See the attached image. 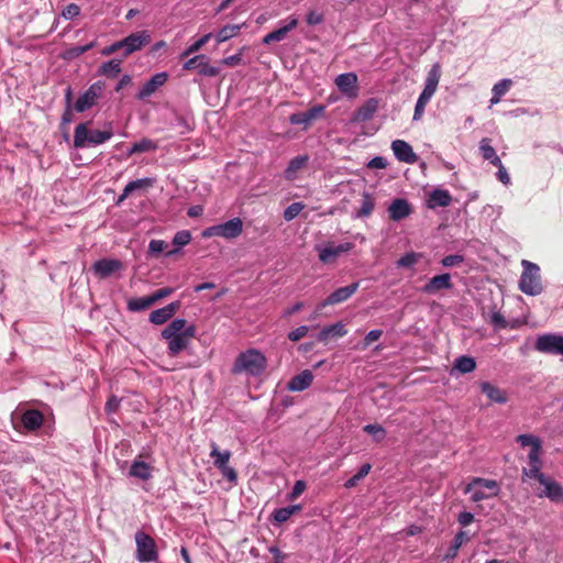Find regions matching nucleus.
I'll list each match as a JSON object with an SVG mask.
<instances>
[{"mask_svg":"<svg viewBox=\"0 0 563 563\" xmlns=\"http://www.w3.org/2000/svg\"><path fill=\"white\" fill-rule=\"evenodd\" d=\"M541 485L544 487V490L539 497L544 496L553 503L563 504V487L559 482L548 476Z\"/></svg>","mask_w":563,"mask_h":563,"instance_id":"412c9836","label":"nucleus"},{"mask_svg":"<svg viewBox=\"0 0 563 563\" xmlns=\"http://www.w3.org/2000/svg\"><path fill=\"white\" fill-rule=\"evenodd\" d=\"M196 334L197 327L195 324L187 325L185 319L173 320L162 331V338L167 342L168 355L176 357L181 351H185Z\"/></svg>","mask_w":563,"mask_h":563,"instance_id":"f257e3e1","label":"nucleus"},{"mask_svg":"<svg viewBox=\"0 0 563 563\" xmlns=\"http://www.w3.org/2000/svg\"><path fill=\"white\" fill-rule=\"evenodd\" d=\"M308 159L309 157L307 155H299L291 158L285 169V178L287 180H294L297 177V173L305 167Z\"/></svg>","mask_w":563,"mask_h":563,"instance_id":"cd10ccee","label":"nucleus"},{"mask_svg":"<svg viewBox=\"0 0 563 563\" xmlns=\"http://www.w3.org/2000/svg\"><path fill=\"white\" fill-rule=\"evenodd\" d=\"M219 471L221 472L222 476L227 478L230 483L236 484L238 473L233 467L227 465L224 467H221Z\"/></svg>","mask_w":563,"mask_h":563,"instance_id":"e2e57ef3","label":"nucleus"},{"mask_svg":"<svg viewBox=\"0 0 563 563\" xmlns=\"http://www.w3.org/2000/svg\"><path fill=\"white\" fill-rule=\"evenodd\" d=\"M387 211L390 220L399 222L412 213V208L408 200L397 198L393 200Z\"/></svg>","mask_w":563,"mask_h":563,"instance_id":"6ab92c4d","label":"nucleus"},{"mask_svg":"<svg viewBox=\"0 0 563 563\" xmlns=\"http://www.w3.org/2000/svg\"><path fill=\"white\" fill-rule=\"evenodd\" d=\"M481 390L494 402L505 404L507 401L506 393L488 382L481 384Z\"/></svg>","mask_w":563,"mask_h":563,"instance_id":"bb28decb","label":"nucleus"},{"mask_svg":"<svg viewBox=\"0 0 563 563\" xmlns=\"http://www.w3.org/2000/svg\"><path fill=\"white\" fill-rule=\"evenodd\" d=\"M441 77V66L434 64L428 73L424 87L437 90Z\"/></svg>","mask_w":563,"mask_h":563,"instance_id":"79ce46f5","label":"nucleus"},{"mask_svg":"<svg viewBox=\"0 0 563 563\" xmlns=\"http://www.w3.org/2000/svg\"><path fill=\"white\" fill-rule=\"evenodd\" d=\"M181 302L179 300L173 301L167 306L153 310L150 314V321L153 324H164L180 309Z\"/></svg>","mask_w":563,"mask_h":563,"instance_id":"a211bd4d","label":"nucleus"},{"mask_svg":"<svg viewBox=\"0 0 563 563\" xmlns=\"http://www.w3.org/2000/svg\"><path fill=\"white\" fill-rule=\"evenodd\" d=\"M452 287L453 284L451 282V275L449 273H444L430 278L421 288V291L427 295H435L441 290L451 289Z\"/></svg>","mask_w":563,"mask_h":563,"instance_id":"f3484780","label":"nucleus"},{"mask_svg":"<svg viewBox=\"0 0 563 563\" xmlns=\"http://www.w3.org/2000/svg\"><path fill=\"white\" fill-rule=\"evenodd\" d=\"M536 349L543 353L563 355V336L543 334L537 339Z\"/></svg>","mask_w":563,"mask_h":563,"instance_id":"ddd939ff","label":"nucleus"},{"mask_svg":"<svg viewBox=\"0 0 563 563\" xmlns=\"http://www.w3.org/2000/svg\"><path fill=\"white\" fill-rule=\"evenodd\" d=\"M135 559L140 563L156 562L158 560V549L155 540L146 532L139 530L135 533Z\"/></svg>","mask_w":563,"mask_h":563,"instance_id":"423d86ee","label":"nucleus"},{"mask_svg":"<svg viewBox=\"0 0 563 563\" xmlns=\"http://www.w3.org/2000/svg\"><path fill=\"white\" fill-rule=\"evenodd\" d=\"M378 109V100L371 98L365 101L355 112L354 120L358 122H365L371 120Z\"/></svg>","mask_w":563,"mask_h":563,"instance_id":"b1692460","label":"nucleus"},{"mask_svg":"<svg viewBox=\"0 0 563 563\" xmlns=\"http://www.w3.org/2000/svg\"><path fill=\"white\" fill-rule=\"evenodd\" d=\"M266 367V356L256 349H249L236 356L231 372L233 374L246 373L251 376H260Z\"/></svg>","mask_w":563,"mask_h":563,"instance_id":"f03ea898","label":"nucleus"},{"mask_svg":"<svg viewBox=\"0 0 563 563\" xmlns=\"http://www.w3.org/2000/svg\"><path fill=\"white\" fill-rule=\"evenodd\" d=\"M500 487L495 479L474 477L466 485L464 493H472L471 500L478 503L481 500L495 497L499 494Z\"/></svg>","mask_w":563,"mask_h":563,"instance_id":"39448f33","label":"nucleus"},{"mask_svg":"<svg viewBox=\"0 0 563 563\" xmlns=\"http://www.w3.org/2000/svg\"><path fill=\"white\" fill-rule=\"evenodd\" d=\"M297 25H298V19L290 16L288 19V22L285 25L266 34L263 37V44L269 45L274 42L283 41L290 31H292L294 29L297 27Z\"/></svg>","mask_w":563,"mask_h":563,"instance_id":"aec40b11","label":"nucleus"},{"mask_svg":"<svg viewBox=\"0 0 563 563\" xmlns=\"http://www.w3.org/2000/svg\"><path fill=\"white\" fill-rule=\"evenodd\" d=\"M212 34L208 33L205 34L202 37H200L198 41H196L194 44H191L183 54L181 57H187L190 54L198 52L205 44L208 43V41L211 38Z\"/></svg>","mask_w":563,"mask_h":563,"instance_id":"49530a36","label":"nucleus"},{"mask_svg":"<svg viewBox=\"0 0 563 563\" xmlns=\"http://www.w3.org/2000/svg\"><path fill=\"white\" fill-rule=\"evenodd\" d=\"M154 303L152 296L131 298L128 301V310L132 312L143 311Z\"/></svg>","mask_w":563,"mask_h":563,"instance_id":"e433bc0d","label":"nucleus"},{"mask_svg":"<svg viewBox=\"0 0 563 563\" xmlns=\"http://www.w3.org/2000/svg\"><path fill=\"white\" fill-rule=\"evenodd\" d=\"M96 45V42H90L86 45H76V46H73V47H69L66 53H65V56L67 58H77L79 57L80 55L85 54L86 52L90 51L91 48H93Z\"/></svg>","mask_w":563,"mask_h":563,"instance_id":"c03bdc74","label":"nucleus"},{"mask_svg":"<svg viewBox=\"0 0 563 563\" xmlns=\"http://www.w3.org/2000/svg\"><path fill=\"white\" fill-rule=\"evenodd\" d=\"M91 269L98 278L106 279L123 269V263L117 258H101L92 264Z\"/></svg>","mask_w":563,"mask_h":563,"instance_id":"4468645a","label":"nucleus"},{"mask_svg":"<svg viewBox=\"0 0 563 563\" xmlns=\"http://www.w3.org/2000/svg\"><path fill=\"white\" fill-rule=\"evenodd\" d=\"M80 14V8L76 3H69L65 7V9L62 12V15L65 19L71 20Z\"/></svg>","mask_w":563,"mask_h":563,"instance_id":"680f3d73","label":"nucleus"},{"mask_svg":"<svg viewBox=\"0 0 563 563\" xmlns=\"http://www.w3.org/2000/svg\"><path fill=\"white\" fill-rule=\"evenodd\" d=\"M490 323L498 329H506L508 327V322L499 311L492 313Z\"/></svg>","mask_w":563,"mask_h":563,"instance_id":"052dcab7","label":"nucleus"},{"mask_svg":"<svg viewBox=\"0 0 563 563\" xmlns=\"http://www.w3.org/2000/svg\"><path fill=\"white\" fill-rule=\"evenodd\" d=\"M111 130H88V123H79L74 133V146L76 148H84L89 145H100L112 137Z\"/></svg>","mask_w":563,"mask_h":563,"instance_id":"20e7f679","label":"nucleus"},{"mask_svg":"<svg viewBox=\"0 0 563 563\" xmlns=\"http://www.w3.org/2000/svg\"><path fill=\"white\" fill-rule=\"evenodd\" d=\"M174 292V288L172 287H163L154 291L151 296L153 298L154 303L158 300L170 296Z\"/></svg>","mask_w":563,"mask_h":563,"instance_id":"0e129e2a","label":"nucleus"},{"mask_svg":"<svg viewBox=\"0 0 563 563\" xmlns=\"http://www.w3.org/2000/svg\"><path fill=\"white\" fill-rule=\"evenodd\" d=\"M479 151H481V154H482V157L485 159V161H490L494 155H496V151L495 148L490 145V140L487 139V137H484L481 142H479Z\"/></svg>","mask_w":563,"mask_h":563,"instance_id":"a18cd8bd","label":"nucleus"},{"mask_svg":"<svg viewBox=\"0 0 563 563\" xmlns=\"http://www.w3.org/2000/svg\"><path fill=\"white\" fill-rule=\"evenodd\" d=\"M185 70L197 69L202 76L214 77L220 74V68L211 66L206 55H197L189 58L183 66Z\"/></svg>","mask_w":563,"mask_h":563,"instance_id":"f8f14e48","label":"nucleus"},{"mask_svg":"<svg viewBox=\"0 0 563 563\" xmlns=\"http://www.w3.org/2000/svg\"><path fill=\"white\" fill-rule=\"evenodd\" d=\"M382 335H383L382 330L376 329V330L369 331L364 338V345L369 346L373 342L378 341Z\"/></svg>","mask_w":563,"mask_h":563,"instance_id":"69168bd1","label":"nucleus"},{"mask_svg":"<svg viewBox=\"0 0 563 563\" xmlns=\"http://www.w3.org/2000/svg\"><path fill=\"white\" fill-rule=\"evenodd\" d=\"M313 380V375L309 369H305L301 373L295 375L288 382V389L291 391H302L307 389Z\"/></svg>","mask_w":563,"mask_h":563,"instance_id":"4be33fe9","label":"nucleus"},{"mask_svg":"<svg viewBox=\"0 0 563 563\" xmlns=\"http://www.w3.org/2000/svg\"><path fill=\"white\" fill-rule=\"evenodd\" d=\"M452 202L450 192L445 189H434L429 194L428 207L434 209L437 207H448Z\"/></svg>","mask_w":563,"mask_h":563,"instance_id":"393cba45","label":"nucleus"},{"mask_svg":"<svg viewBox=\"0 0 563 563\" xmlns=\"http://www.w3.org/2000/svg\"><path fill=\"white\" fill-rule=\"evenodd\" d=\"M123 46V57H128L136 51H140L145 45L151 42V34L148 31L143 30L139 32H134L129 36L121 40Z\"/></svg>","mask_w":563,"mask_h":563,"instance_id":"6e6552de","label":"nucleus"},{"mask_svg":"<svg viewBox=\"0 0 563 563\" xmlns=\"http://www.w3.org/2000/svg\"><path fill=\"white\" fill-rule=\"evenodd\" d=\"M360 282L352 283L347 286L340 287L331 292L323 301L318 305V310H322L327 306L338 305L346 301L358 289Z\"/></svg>","mask_w":563,"mask_h":563,"instance_id":"9d476101","label":"nucleus"},{"mask_svg":"<svg viewBox=\"0 0 563 563\" xmlns=\"http://www.w3.org/2000/svg\"><path fill=\"white\" fill-rule=\"evenodd\" d=\"M309 331L307 325H300L288 333V339L292 342H297L305 338Z\"/></svg>","mask_w":563,"mask_h":563,"instance_id":"13d9d810","label":"nucleus"},{"mask_svg":"<svg viewBox=\"0 0 563 563\" xmlns=\"http://www.w3.org/2000/svg\"><path fill=\"white\" fill-rule=\"evenodd\" d=\"M353 247L352 242H344L339 245L328 243L323 247L317 246L318 257L323 264L333 263L340 254L350 252Z\"/></svg>","mask_w":563,"mask_h":563,"instance_id":"9b49d317","label":"nucleus"},{"mask_svg":"<svg viewBox=\"0 0 563 563\" xmlns=\"http://www.w3.org/2000/svg\"><path fill=\"white\" fill-rule=\"evenodd\" d=\"M357 76L354 73L341 74L335 78V85L343 93H350L355 89Z\"/></svg>","mask_w":563,"mask_h":563,"instance_id":"c756f323","label":"nucleus"},{"mask_svg":"<svg viewBox=\"0 0 563 563\" xmlns=\"http://www.w3.org/2000/svg\"><path fill=\"white\" fill-rule=\"evenodd\" d=\"M325 107L323 104H317L311 107L305 112H296L289 115V122L294 125H302V130H307L311 126L314 120L321 118L324 114Z\"/></svg>","mask_w":563,"mask_h":563,"instance_id":"1a4fd4ad","label":"nucleus"},{"mask_svg":"<svg viewBox=\"0 0 563 563\" xmlns=\"http://www.w3.org/2000/svg\"><path fill=\"white\" fill-rule=\"evenodd\" d=\"M386 166H387V162L382 156H375L367 163V167L373 168V169H383V168H386Z\"/></svg>","mask_w":563,"mask_h":563,"instance_id":"774afa93","label":"nucleus"},{"mask_svg":"<svg viewBox=\"0 0 563 563\" xmlns=\"http://www.w3.org/2000/svg\"><path fill=\"white\" fill-rule=\"evenodd\" d=\"M419 257H420V255L415 252L407 253L397 261V266L398 267H411L415 264H417Z\"/></svg>","mask_w":563,"mask_h":563,"instance_id":"8fccbe9b","label":"nucleus"},{"mask_svg":"<svg viewBox=\"0 0 563 563\" xmlns=\"http://www.w3.org/2000/svg\"><path fill=\"white\" fill-rule=\"evenodd\" d=\"M511 86H512L511 79H501L494 85L492 92H495V95L503 97L504 95H506L509 91Z\"/></svg>","mask_w":563,"mask_h":563,"instance_id":"3c124183","label":"nucleus"},{"mask_svg":"<svg viewBox=\"0 0 563 563\" xmlns=\"http://www.w3.org/2000/svg\"><path fill=\"white\" fill-rule=\"evenodd\" d=\"M464 257L459 254L446 255L442 258L441 263L444 267H453L463 263Z\"/></svg>","mask_w":563,"mask_h":563,"instance_id":"bf43d9fd","label":"nucleus"},{"mask_svg":"<svg viewBox=\"0 0 563 563\" xmlns=\"http://www.w3.org/2000/svg\"><path fill=\"white\" fill-rule=\"evenodd\" d=\"M306 487L307 485L303 481H297L294 484L291 492L287 495V499L290 501L297 499L305 492Z\"/></svg>","mask_w":563,"mask_h":563,"instance_id":"6e6d98bb","label":"nucleus"},{"mask_svg":"<svg viewBox=\"0 0 563 563\" xmlns=\"http://www.w3.org/2000/svg\"><path fill=\"white\" fill-rule=\"evenodd\" d=\"M157 144L150 139H142L140 142L134 143L128 151V156L137 153L153 152L156 151Z\"/></svg>","mask_w":563,"mask_h":563,"instance_id":"4c0bfd02","label":"nucleus"},{"mask_svg":"<svg viewBox=\"0 0 563 563\" xmlns=\"http://www.w3.org/2000/svg\"><path fill=\"white\" fill-rule=\"evenodd\" d=\"M243 231V222L240 218H233L222 224L209 227L203 230V238L221 236L228 240L235 239Z\"/></svg>","mask_w":563,"mask_h":563,"instance_id":"0eeeda50","label":"nucleus"},{"mask_svg":"<svg viewBox=\"0 0 563 563\" xmlns=\"http://www.w3.org/2000/svg\"><path fill=\"white\" fill-rule=\"evenodd\" d=\"M273 520L277 523L286 522L290 517V510L287 507L277 508L272 514Z\"/></svg>","mask_w":563,"mask_h":563,"instance_id":"864d4df0","label":"nucleus"},{"mask_svg":"<svg viewBox=\"0 0 563 563\" xmlns=\"http://www.w3.org/2000/svg\"><path fill=\"white\" fill-rule=\"evenodd\" d=\"M523 272L519 280V289L529 296H538L543 291L540 267L527 260L522 261Z\"/></svg>","mask_w":563,"mask_h":563,"instance_id":"7ed1b4c3","label":"nucleus"},{"mask_svg":"<svg viewBox=\"0 0 563 563\" xmlns=\"http://www.w3.org/2000/svg\"><path fill=\"white\" fill-rule=\"evenodd\" d=\"M190 241H191V233H190V231H188V230L178 231L174 235V239H173V245H175L177 249L167 252L166 256L174 255L175 253H177L178 249L189 244Z\"/></svg>","mask_w":563,"mask_h":563,"instance_id":"58836bf2","label":"nucleus"},{"mask_svg":"<svg viewBox=\"0 0 563 563\" xmlns=\"http://www.w3.org/2000/svg\"><path fill=\"white\" fill-rule=\"evenodd\" d=\"M528 459H529V466H540L541 467L540 449L532 448L528 454Z\"/></svg>","mask_w":563,"mask_h":563,"instance_id":"338daca9","label":"nucleus"},{"mask_svg":"<svg viewBox=\"0 0 563 563\" xmlns=\"http://www.w3.org/2000/svg\"><path fill=\"white\" fill-rule=\"evenodd\" d=\"M168 79L167 73H157L145 81L140 89L136 98L139 100H145L146 98L154 95L161 87H163Z\"/></svg>","mask_w":563,"mask_h":563,"instance_id":"2eb2a0df","label":"nucleus"},{"mask_svg":"<svg viewBox=\"0 0 563 563\" xmlns=\"http://www.w3.org/2000/svg\"><path fill=\"white\" fill-rule=\"evenodd\" d=\"M468 541H470V537L467 536V533L463 530L459 531L454 536L453 541H452L450 548L448 549V553H446L445 558L454 559L457 555L460 548Z\"/></svg>","mask_w":563,"mask_h":563,"instance_id":"c9c22d12","label":"nucleus"},{"mask_svg":"<svg viewBox=\"0 0 563 563\" xmlns=\"http://www.w3.org/2000/svg\"><path fill=\"white\" fill-rule=\"evenodd\" d=\"M130 476L142 481H148L152 477V467L142 461H134L130 467Z\"/></svg>","mask_w":563,"mask_h":563,"instance_id":"7c9ffc66","label":"nucleus"},{"mask_svg":"<svg viewBox=\"0 0 563 563\" xmlns=\"http://www.w3.org/2000/svg\"><path fill=\"white\" fill-rule=\"evenodd\" d=\"M245 25H246V23L224 25L216 34L217 43H223V42L229 41L232 37H235L240 33L241 29L244 27Z\"/></svg>","mask_w":563,"mask_h":563,"instance_id":"2f4dec72","label":"nucleus"},{"mask_svg":"<svg viewBox=\"0 0 563 563\" xmlns=\"http://www.w3.org/2000/svg\"><path fill=\"white\" fill-rule=\"evenodd\" d=\"M391 150L395 157L402 163L415 164L418 155L413 152L411 145L402 140H395L391 143Z\"/></svg>","mask_w":563,"mask_h":563,"instance_id":"dca6fc26","label":"nucleus"},{"mask_svg":"<svg viewBox=\"0 0 563 563\" xmlns=\"http://www.w3.org/2000/svg\"><path fill=\"white\" fill-rule=\"evenodd\" d=\"M154 184H155V178L146 177V178H141V179H136V180L130 181L125 186V188L129 190L130 194H132L135 190L151 188V187L154 186Z\"/></svg>","mask_w":563,"mask_h":563,"instance_id":"37998d69","label":"nucleus"},{"mask_svg":"<svg viewBox=\"0 0 563 563\" xmlns=\"http://www.w3.org/2000/svg\"><path fill=\"white\" fill-rule=\"evenodd\" d=\"M106 89V82L102 81V80H98L96 82H93L86 91L87 93H89L92 98H95L96 100H98L101 95H102V91Z\"/></svg>","mask_w":563,"mask_h":563,"instance_id":"5fc2aeb1","label":"nucleus"},{"mask_svg":"<svg viewBox=\"0 0 563 563\" xmlns=\"http://www.w3.org/2000/svg\"><path fill=\"white\" fill-rule=\"evenodd\" d=\"M303 209V205L300 202H294L290 206H288L284 212V218L287 221H290L295 219L300 211Z\"/></svg>","mask_w":563,"mask_h":563,"instance_id":"603ef678","label":"nucleus"},{"mask_svg":"<svg viewBox=\"0 0 563 563\" xmlns=\"http://www.w3.org/2000/svg\"><path fill=\"white\" fill-rule=\"evenodd\" d=\"M21 421L26 430L35 431L43 424L44 416L37 409H29L22 415Z\"/></svg>","mask_w":563,"mask_h":563,"instance_id":"5701e85b","label":"nucleus"},{"mask_svg":"<svg viewBox=\"0 0 563 563\" xmlns=\"http://www.w3.org/2000/svg\"><path fill=\"white\" fill-rule=\"evenodd\" d=\"M97 100L92 98L87 91H85L81 96L78 97L74 104V109L77 112H85L92 108L96 104Z\"/></svg>","mask_w":563,"mask_h":563,"instance_id":"a19ab883","label":"nucleus"},{"mask_svg":"<svg viewBox=\"0 0 563 563\" xmlns=\"http://www.w3.org/2000/svg\"><path fill=\"white\" fill-rule=\"evenodd\" d=\"M167 244L163 240H152L148 244V253L151 255H158L165 251Z\"/></svg>","mask_w":563,"mask_h":563,"instance_id":"4d7b16f0","label":"nucleus"},{"mask_svg":"<svg viewBox=\"0 0 563 563\" xmlns=\"http://www.w3.org/2000/svg\"><path fill=\"white\" fill-rule=\"evenodd\" d=\"M517 442L520 443L521 446H531L536 449H541L540 440L531 434H520L517 437Z\"/></svg>","mask_w":563,"mask_h":563,"instance_id":"de8ad7c7","label":"nucleus"},{"mask_svg":"<svg viewBox=\"0 0 563 563\" xmlns=\"http://www.w3.org/2000/svg\"><path fill=\"white\" fill-rule=\"evenodd\" d=\"M363 431L367 434H371L376 443L383 442L387 434L384 427L378 423L366 424L363 427Z\"/></svg>","mask_w":563,"mask_h":563,"instance_id":"ea45409f","label":"nucleus"},{"mask_svg":"<svg viewBox=\"0 0 563 563\" xmlns=\"http://www.w3.org/2000/svg\"><path fill=\"white\" fill-rule=\"evenodd\" d=\"M376 200L375 197L369 192H363L361 207L355 212L356 218H367L375 209Z\"/></svg>","mask_w":563,"mask_h":563,"instance_id":"c85d7f7f","label":"nucleus"},{"mask_svg":"<svg viewBox=\"0 0 563 563\" xmlns=\"http://www.w3.org/2000/svg\"><path fill=\"white\" fill-rule=\"evenodd\" d=\"M540 466H530L528 470L527 468H523V478L525 477H528V478H534L537 479L540 484L545 482V478L548 477L547 475H544L541 471H540Z\"/></svg>","mask_w":563,"mask_h":563,"instance_id":"09e8293b","label":"nucleus"},{"mask_svg":"<svg viewBox=\"0 0 563 563\" xmlns=\"http://www.w3.org/2000/svg\"><path fill=\"white\" fill-rule=\"evenodd\" d=\"M475 368H476V362H475L474 357L467 356V355H462V356H459L454 361V364L452 367V373L456 371L461 374H467V373L473 372Z\"/></svg>","mask_w":563,"mask_h":563,"instance_id":"473e14b6","label":"nucleus"},{"mask_svg":"<svg viewBox=\"0 0 563 563\" xmlns=\"http://www.w3.org/2000/svg\"><path fill=\"white\" fill-rule=\"evenodd\" d=\"M210 457L213 459V465L218 470H220L221 467H224L228 465L230 457H231V452L228 450L221 452L219 450L218 445L214 442H212Z\"/></svg>","mask_w":563,"mask_h":563,"instance_id":"72a5a7b5","label":"nucleus"},{"mask_svg":"<svg viewBox=\"0 0 563 563\" xmlns=\"http://www.w3.org/2000/svg\"><path fill=\"white\" fill-rule=\"evenodd\" d=\"M347 333L345 325L342 322L324 327L318 334V341L325 343L330 338H340Z\"/></svg>","mask_w":563,"mask_h":563,"instance_id":"a878e982","label":"nucleus"},{"mask_svg":"<svg viewBox=\"0 0 563 563\" xmlns=\"http://www.w3.org/2000/svg\"><path fill=\"white\" fill-rule=\"evenodd\" d=\"M121 64L122 59L113 58L109 62L103 63L100 66L98 74L109 78H114L121 73Z\"/></svg>","mask_w":563,"mask_h":563,"instance_id":"f704fd0d","label":"nucleus"}]
</instances>
